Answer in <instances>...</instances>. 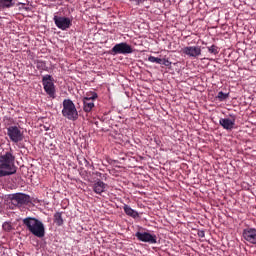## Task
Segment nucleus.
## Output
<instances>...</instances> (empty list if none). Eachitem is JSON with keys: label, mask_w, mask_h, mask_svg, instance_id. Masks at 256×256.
<instances>
[{"label": "nucleus", "mask_w": 256, "mask_h": 256, "mask_svg": "<svg viewBox=\"0 0 256 256\" xmlns=\"http://www.w3.org/2000/svg\"><path fill=\"white\" fill-rule=\"evenodd\" d=\"M17 173V166H15V155L13 150L4 152L0 155V177H9Z\"/></svg>", "instance_id": "1"}, {"label": "nucleus", "mask_w": 256, "mask_h": 256, "mask_svg": "<svg viewBox=\"0 0 256 256\" xmlns=\"http://www.w3.org/2000/svg\"><path fill=\"white\" fill-rule=\"evenodd\" d=\"M22 223L34 237H38L39 239L45 237V225L39 219L27 217L22 220Z\"/></svg>", "instance_id": "2"}, {"label": "nucleus", "mask_w": 256, "mask_h": 256, "mask_svg": "<svg viewBox=\"0 0 256 256\" xmlns=\"http://www.w3.org/2000/svg\"><path fill=\"white\" fill-rule=\"evenodd\" d=\"M62 115L69 121H77L79 119V112L77 111V107H75V103L71 101V99H65L62 103Z\"/></svg>", "instance_id": "3"}, {"label": "nucleus", "mask_w": 256, "mask_h": 256, "mask_svg": "<svg viewBox=\"0 0 256 256\" xmlns=\"http://www.w3.org/2000/svg\"><path fill=\"white\" fill-rule=\"evenodd\" d=\"M42 85L44 87V91L47 96H49L51 99H55V82L53 80V76L46 74L42 77Z\"/></svg>", "instance_id": "4"}, {"label": "nucleus", "mask_w": 256, "mask_h": 256, "mask_svg": "<svg viewBox=\"0 0 256 256\" xmlns=\"http://www.w3.org/2000/svg\"><path fill=\"white\" fill-rule=\"evenodd\" d=\"M7 135L12 143H21L25 139V135L19 126L6 127Z\"/></svg>", "instance_id": "5"}, {"label": "nucleus", "mask_w": 256, "mask_h": 256, "mask_svg": "<svg viewBox=\"0 0 256 256\" xmlns=\"http://www.w3.org/2000/svg\"><path fill=\"white\" fill-rule=\"evenodd\" d=\"M10 201L12 205L21 207L23 205H29L31 203V196L25 193H15L10 195Z\"/></svg>", "instance_id": "6"}, {"label": "nucleus", "mask_w": 256, "mask_h": 256, "mask_svg": "<svg viewBox=\"0 0 256 256\" xmlns=\"http://www.w3.org/2000/svg\"><path fill=\"white\" fill-rule=\"evenodd\" d=\"M111 55H130L133 53V47L127 44V42H121L116 45L110 50Z\"/></svg>", "instance_id": "7"}, {"label": "nucleus", "mask_w": 256, "mask_h": 256, "mask_svg": "<svg viewBox=\"0 0 256 256\" xmlns=\"http://www.w3.org/2000/svg\"><path fill=\"white\" fill-rule=\"evenodd\" d=\"M53 21L58 29H61V31H67V29H71V26L73 25V20L69 17L65 16H57L55 15L53 17Z\"/></svg>", "instance_id": "8"}, {"label": "nucleus", "mask_w": 256, "mask_h": 256, "mask_svg": "<svg viewBox=\"0 0 256 256\" xmlns=\"http://www.w3.org/2000/svg\"><path fill=\"white\" fill-rule=\"evenodd\" d=\"M135 237L138 241H142V243H149L150 245L157 243V235L149 232H136Z\"/></svg>", "instance_id": "9"}, {"label": "nucleus", "mask_w": 256, "mask_h": 256, "mask_svg": "<svg viewBox=\"0 0 256 256\" xmlns=\"http://www.w3.org/2000/svg\"><path fill=\"white\" fill-rule=\"evenodd\" d=\"M230 118H220L219 125H221L222 129L225 131H231L235 128V122L237 121V116L235 114H230Z\"/></svg>", "instance_id": "10"}, {"label": "nucleus", "mask_w": 256, "mask_h": 256, "mask_svg": "<svg viewBox=\"0 0 256 256\" xmlns=\"http://www.w3.org/2000/svg\"><path fill=\"white\" fill-rule=\"evenodd\" d=\"M183 55L192 59H197L201 55V46H186L182 48Z\"/></svg>", "instance_id": "11"}, {"label": "nucleus", "mask_w": 256, "mask_h": 256, "mask_svg": "<svg viewBox=\"0 0 256 256\" xmlns=\"http://www.w3.org/2000/svg\"><path fill=\"white\" fill-rule=\"evenodd\" d=\"M243 239L252 245H256V228H246L242 233Z\"/></svg>", "instance_id": "12"}, {"label": "nucleus", "mask_w": 256, "mask_h": 256, "mask_svg": "<svg viewBox=\"0 0 256 256\" xmlns=\"http://www.w3.org/2000/svg\"><path fill=\"white\" fill-rule=\"evenodd\" d=\"M107 189V184L101 180H98L93 185V191L97 195H101V193H105V190Z\"/></svg>", "instance_id": "13"}, {"label": "nucleus", "mask_w": 256, "mask_h": 256, "mask_svg": "<svg viewBox=\"0 0 256 256\" xmlns=\"http://www.w3.org/2000/svg\"><path fill=\"white\" fill-rule=\"evenodd\" d=\"M83 111L85 113H91L95 107V102L93 100H88L87 98H83Z\"/></svg>", "instance_id": "14"}, {"label": "nucleus", "mask_w": 256, "mask_h": 256, "mask_svg": "<svg viewBox=\"0 0 256 256\" xmlns=\"http://www.w3.org/2000/svg\"><path fill=\"white\" fill-rule=\"evenodd\" d=\"M123 209L124 213H126L128 217H132V219H137V217H139V212L135 211L131 206L125 204Z\"/></svg>", "instance_id": "15"}, {"label": "nucleus", "mask_w": 256, "mask_h": 256, "mask_svg": "<svg viewBox=\"0 0 256 256\" xmlns=\"http://www.w3.org/2000/svg\"><path fill=\"white\" fill-rule=\"evenodd\" d=\"M54 223H55L58 227L63 226V223H65V221L63 220V212H56V213L54 214Z\"/></svg>", "instance_id": "16"}, {"label": "nucleus", "mask_w": 256, "mask_h": 256, "mask_svg": "<svg viewBox=\"0 0 256 256\" xmlns=\"http://www.w3.org/2000/svg\"><path fill=\"white\" fill-rule=\"evenodd\" d=\"M1 9H11V7H15V2L13 0H0Z\"/></svg>", "instance_id": "17"}, {"label": "nucleus", "mask_w": 256, "mask_h": 256, "mask_svg": "<svg viewBox=\"0 0 256 256\" xmlns=\"http://www.w3.org/2000/svg\"><path fill=\"white\" fill-rule=\"evenodd\" d=\"M97 97H99V95H97L96 92L91 91L86 93V96L84 97V99H88L89 101L95 102V99H97Z\"/></svg>", "instance_id": "18"}, {"label": "nucleus", "mask_w": 256, "mask_h": 256, "mask_svg": "<svg viewBox=\"0 0 256 256\" xmlns=\"http://www.w3.org/2000/svg\"><path fill=\"white\" fill-rule=\"evenodd\" d=\"M218 101H227L229 99V93H224L223 91L218 92L217 95Z\"/></svg>", "instance_id": "19"}, {"label": "nucleus", "mask_w": 256, "mask_h": 256, "mask_svg": "<svg viewBox=\"0 0 256 256\" xmlns=\"http://www.w3.org/2000/svg\"><path fill=\"white\" fill-rule=\"evenodd\" d=\"M208 53H211L212 55H219V47L216 45L208 46Z\"/></svg>", "instance_id": "20"}, {"label": "nucleus", "mask_w": 256, "mask_h": 256, "mask_svg": "<svg viewBox=\"0 0 256 256\" xmlns=\"http://www.w3.org/2000/svg\"><path fill=\"white\" fill-rule=\"evenodd\" d=\"M148 61H149L150 63H157L158 65H161V64L163 63V59L157 58V57H155V56H149V57H148Z\"/></svg>", "instance_id": "21"}, {"label": "nucleus", "mask_w": 256, "mask_h": 256, "mask_svg": "<svg viewBox=\"0 0 256 256\" xmlns=\"http://www.w3.org/2000/svg\"><path fill=\"white\" fill-rule=\"evenodd\" d=\"M2 228L7 233L13 231V225H11V222H4L3 225H2Z\"/></svg>", "instance_id": "22"}, {"label": "nucleus", "mask_w": 256, "mask_h": 256, "mask_svg": "<svg viewBox=\"0 0 256 256\" xmlns=\"http://www.w3.org/2000/svg\"><path fill=\"white\" fill-rule=\"evenodd\" d=\"M36 67H37V69H40L41 71H45V67H46L45 62L38 61Z\"/></svg>", "instance_id": "23"}, {"label": "nucleus", "mask_w": 256, "mask_h": 256, "mask_svg": "<svg viewBox=\"0 0 256 256\" xmlns=\"http://www.w3.org/2000/svg\"><path fill=\"white\" fill-rule=\"evenodd\" d=\"M161 65H165V67H171V61H169L167 59H162Z\"/></svg>", "instance_id": "24"}, {"label": "nucleus", "mask_w": 256, "mask_h": 256, "mask_svg": "<svg viewBox=\"0 0 256 256\" xmlns=\"http://www.w3.org/2000/svg\"><path fill=\"white\" fill-rule=\"evenodd\" d=\"M133 1L134 3H136V5H141V3H145V1L147 0H130Z\"/></svg>", "instance_id": "25"}, {"label": "nucleus", "mask_w": 256, "mask_h": 256, "mask_svg": "<svg viewBox=\"0 0 256 256\" xmlns=\"http://www.w3.org/2000/svg\"><path fill=\"white\" fill-rule=\"evenodd\" d=\"M199 237H205V231H200L198 232Z\"/></svg>", "instance_id": "26"}, {"label": "nucleus", "mask_w": 256, "mask_h": 256, "mask_svg": "<svg viewBox=\"0 0 256 256\" xmlns=\"http://www.w3.org/2000/svg\"><path fill=\"white\" fill-rule=\"evenodd\" d=\"M83 160H84V163H85V166H86V167H89V165H91V164L87 161V159L84 158Z\"/></svg>", "instance_id": "27"}, {"label": "nucleus", "mask_w": 256, "mask_h": 256, "mask_svg": "<svg viewBox=\"0 0 256 256\" xmlns=\"http://www.w3.org/2000/svg\"><path fill=\"white\" fill-rule=\"evenodd\" d=\"M18 5H23V3L20 2Z\"/></svg>", "instance_id": "28"}]
</instances>
